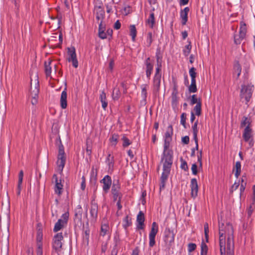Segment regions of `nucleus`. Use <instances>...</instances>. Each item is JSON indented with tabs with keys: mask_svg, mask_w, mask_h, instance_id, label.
Returning a JSON list of instances; mask_svg holds the SVG:
<instances>
[{
	"mask_svg": "<svg viewBox=\"0 0 255 255\" xmlns=\"http://www.w3.org/2000/svg\"><path fill=\"white\" fill-rule=\"evenodd\" d=\"M219 230L221 255H225L226 254V235L228 236L227 255H234V230L232 225L228 223L224 227V224L219 222Z\"/></svg>",
	"mask_w": 255,
	"mask_h": 255,
	"instance_id": "nucleus-1",
	"label": "nucleus"
},
{
	"mask_svg": "<svg viewBox=\"0 0 255 255\" xmlns=\"http://www.w3.org/2000/svg\"><path fill=\"white\" fill-rule=\"evenodd\" d=\"M161 162L163 163V172L161 176L160 189H164L166 182L170 172L171 167L173 163V151L172 150L165 149L161 158Z\"/></svg>",
	"mask_w": 255,
	"mask_h": 255,
	"instance_id": "nucleus-2",
	"label": "nucleus"
},
{
	"mask_svg": "<svg viewBox=\"0 0 255 255\" xmlns=\"http://www.w3.org/2000/svg\"><path fill=\"white\" fill-rule=\"evenodd\" d=\"M56 144L58 146V154L57 164L58 170L62 172L65 164L66 157L65 155L64 146L62 144L61 140L59 136L56 140Z\"/></svg>",
	"mask_w": 255,
	"mask_h": 255,
	"instance_id": "nucleus-3",
	"label": "nucleus"
},
{
	"mask_svg": "<svg viewBox=\"0 0 255 255\" xmlns=\"http://www.w3.org/2000/svg\"><path fill=\"white\" fill-rule=\"evenodd\" d=\"M254 86L251 85H242L241 90L240 96L241 98H245L246 104L250 101L252 96Z\"/></svg>",
	"mask_w": 255,
	"mask_h": 255,
	"instance_id": "nucleus-4",
	"label": "nucleus"
},
{
	"mask_svg": "<svg viewBox=\"0 0 255 255\" xmlns=\"http://www.w3.org/2000/svg\"><path fill=\"white\" fill-rule=\"evenodd\" d=\"M253 132V130L251 128V127L246 126L243 133V138L244 140L246 142H249V144L251 147H252L254 144Z\"/></svg>",
	"mask_w": 255,
	"mask_h": 255,
	"instance_id": "nucleus-5",
	"label": "nucleus"
},
{
	"mask_svg": "<svg viewBox=\"0 0 255 255\" xmlns=\"http://www.w3.org/2000/svg\"><path fill=\"white\" fill-rule=\"evenodd\" d=\"M246 32V25L245 23L241 22L239 33L234 36V43L236 44H240L243 40L245 39Z\"/></svg>",
	"mask_w": 255,
	"mask_h": 255,
	"instance_id": "nucleus-6",
	"label": "nucleus"
},
{
	"mask_svg": "<svg viewBox=\"0 0 255 255\" xmlns=\"http://www.w3.org/2000/svg\"><path fill=\"white\" fill-rule=\"evenodd\" d=\"M68 57L67 60L69 62H72L73 66L76 68L78 67V62L77 59L76 50L74 47L72 46L67 48Z\"/></svg>",
	"mask_w": 255,
	"mask_h": 255,
	"instance_id": "nucleus-7",
	"label": "nucleus"
},
{
	"mask_svg": "<svg viewBox=\"0 0 255 255\" xmlns=\"http://www.w3.org/2000/svg\"><path fill=\"white\" fill-rule=\"evenodd\" d=\"M30 93L31 97H38L39 93V82L36 76L35 77L34 80L31 79Z\"/></svg>",
	"mask_w": 255,
	"mask_h": 255,
	"instance_id": "nucleus-8",
	"label": "nucleus"
},
{
	"mask_svg": "<svg viewBox=\"0 0 255 255\" xmlns=\"http://www.w3.org/2000/svg\"><path fill=\"white\" fill-rule=\"evenodd\" d=\"M69 217V214L67 213H64L61 217V218L59 219L56 223L53 231L55 232H57L63 228L65 225L67 224V222Z\"/></svg>",
	"mask_w": 255,
	"mask_h": 255,
	"instance_id": "nucleus-9",
	"label": "nucleus"
},
{
	"mask_svg": "<svg viewBox=\"0 0 255 255\" xmlns=\"http://www.w3.org/2000/svg\"><path fill=\"white\" fill-rule=\"evenodd\" d=\"M63 239L62 233H57L53 238V248L55 251L58 253L61 249L62 243L61 241Z\"/></svg>",
	"mask_w": 255,
	"mask_h": 255,
	"instance_id": "nucleus-10",
	"label": "nucleus"
},
{
	"mask_svg": "<svg viewBox=\"0 0 255 255\" xmlns=\"http://www.w3.org/2000/svg\"><path fill=\"white\" fill-rule=\"evenodd\" d=\"M120 189L121 186L119 183V181H114L112 187V193L113 195L114 201L117 200L118 198L119 197H122L123 194L120 191Z\"/></svg>",
	"mask_w": 255,
	"mask_h": 255,
	"instance_id": "nucleus-11",
	"label": "nucleus"
},
{
	"mask_svg": "<svg viewBox=\"0 0 255 255\" xmlns=\"http://www.w3.org/2000/svg\"><path fill=\"white\" fill-rule=\"evenodd\" d=\"M173 134V129L172 126H169L167 131L165 133L164 148L168 149L170 146V142L172 140V135Z\"/></svg>",
	"mask_w": 255,
	"mask_h": 255,
	"instance_id": "nucleus-12",
	"label": "nucleus"
},
{
	"mask_svg": "<svg viewBox=\"0 0 255 255\" xmlns=\"http://www.w3.org/2000/svg\"><path fill=\"white\" fill-rule=\"evenodd\" d=\"M100 182L104 184L103 186V190L106 193H107L112 185L111 177L109 175H106L101 180Z\"/></svg>",
	"mask_w": 255,
	"mask_h": 255,
	"instance_id": "nucleus-13",
	"label": "nucleus"
},
{
	"mask_svg": "<svg viewBox=\"0 0 255 255\" xmlns=\"http://www.w3.org/2000/svg\"><path fill=\"white\" fill-rule=\"evenodd\" d=\"M53 179L55 180V192L58 195H60L63 191V185L61 183V180H58L57 176L56 174L53 176Z\"/></svg>",
	"mask_w": 255,
	"mask_h": 255,
	"instance_id": "nucleus-14",
	"label": "nucleus"
},
{
	"mask_svg": "<svg viewBox=\"0 0 255 255\" xmlns=\"http://www.w3.org/2000/svg\"><path fill=\"white\" fill-rule=\"evenodd\" d=\"M191 195L192 197L195 198L197 196L198 192V186L196 179L193 178L191 180Z\"/></svg>",
	"mask_w": 255,
	"mask_h": 255,
	"instance_id": "nucleus-15",
	"label": "nucleus"
},
{
	"mask_svg": "<svg viewBox=\"0 0 255 255\" xmlns=\"http://www.w3.org/2000/svg\"><path fill=\"white\" fill-rule=\"evenodd\" d=\"M96 18L98 20H102L105 16V10L101 5H96L94 8Z\"/></svg>",
	"mask_w": 255,
	"mask_h": 255,
	"instance_id": "nucleus-16",
	"label": "nucleus"
},
{
	"mask_svg": "<svg viewBox=\"0 0 255 255\" xmlns=\"http://www.w3.org/2000/svg\"><path fill=\"white\" fill-rule=\"evenodd\" d=\"M145 220L144 214L142 211H139L137 216V228L143 229L144 228V222Z\"/></svg>",
	"mask_w": 255,
	"mask_h": 255,
	"instance_id": "nucleus-17",
	"label": "nucleus"
},
{
	"mask_svg": "<svg viewBox=\"0 0 255 255\" xmlns=\"http://www.w3.org/2000/svg\"><path fill=\"white\" fill-rule=\"evenodd\" d=\"M52 66L54 67L55 71H56L57 66L55 64H53L51 61L45 62V72L47 77H50L51 76Z\"/></svg>",
	"mask_w": 255,
	"mask_h": 255,
	"instance_id": "nucleus-18",
	"label": "nucleus"
},
{
	"mask_svg": "<svg viewBox=\"0 0 255 255\" xmlns=\"http://www.w3.org/2000/svg\"><path fill=\"white\" fill-rule=\"evenodd\" d=\"M145 64L146 65V75L147 78H149L153 67V64L150 62V59L149 57L146 59Z\"/></svg>",
	"mask_w": 255,
	"mask_h": 255,
	"instance_id": "nucleus-19",
	"label": "nucleus"
},
{
	"mask_svg": "<svg viewBox=\"0 0 255 255\" xmlns=\"http://www.w3.org/2000/svg\"><path fill=\"white\" fill-rule=\"evenodd\" d=\"M98 206L97 204L95 203H92L90 209V214L91 217L96 220L98 215Z\"/></svg>",
	"mask_w": 255,
	"mask_h": 255,
	"instance_id": "nucleus-20",
	"label": "nucleus"
},
{
	"mask_svg": "<svg viewBox=\"0 0 255 255\" xmlns=\"http://www.w3.org/2000/svg\"><path fill=\"white\" fill-rule=\"evenodd\" d=\"M165 241L170 243L173 242L174 240V234L173 232L169 229L165 230Z\"/></svg>",
	"mask_w": 255,
	"mask_h": 255,
	"instance_id": "nucleus-21",
	"label": "nucleus"
},
{
	"mask_svg": "<svg viewBox=\"0 0 255 255\" xmlns=\"http://www.w3.org/2000/svg\"><path fill=\"white\" fill-rule=\"evenodd\" d=\"M66 89L62 92L60 98V106L61 107L64 109H66L67 106V92Z\"/></svg>",
	"mask_w": 255,
	"mask_h": 255,
	"instance_id": "nucleus-22",
	"label": "nucleus"
},
{
	"mask_svg": "<svg viewBox=\"0 0 255 255\" xmlns=\"http://www.w3.org/2000/svg\"><path fill=\"white\" fill-rule=\"evenodd\" d=\"M189 11V8L186 7L184 9L180 12V17L182 19V24L185 25L188 19V13Z\"/></svg>",
	"mask_w": 255,
	"mask_h": 255,
	"instance_id": "nucleus-23",
	"label": "nucleus"
},
{
	"mask_svg": "<svg viewBox=\"0 0 255 255\" xmlns=\"http://www.w3.org/2000/svg\"><path fill=\"white\" fill-rule=\"evenodd\" d=\"M100 100L102 103V108L104 110H106L108 106V101L107 100L106 93L104 91L100 94Z\"/></svg>",
	"mask_w": 255,
	"mask_h": 255,
	"instance_id": "nucleus-24",
	"label": "nucleus"
},
{
	"mask_svg": "<svg viewBox=\"0 0 255 255\" xmlns=\"http://www.w3.org/2000/svg\"><path fill=\"white\" fill-rule=\"evenodd\" d=\"M161 81V76H158L154 77L153 79V86L154 89L156 92H158L159 90Z\"/></svg>",
	"mask_w": 255,
	"mask_h": 255,
	"instance_id": "nucleus-25",
	"label": "nucleus"
},
{
	"mask_svg": "<svg viewBox=\"0 0 255 255\" xmlns=\"http://www.w3.org/2000/svg\"><path fill=\"white\" fill-rule=\"evenodd\" d=\"M146 23L150 28H153L155 24L154 14L152 11H150L149 16L146 21Z\"/></svg>",
	"mask_w": 255,
	"mask_h": 255,
	"instance_id": "nucleus-26",
	"label": "nucleus"
},
{
	"mask_svg": "<svg viewBox=\"0 0 255 255\" xmlns=\"http://www.w3.org/2000/svg\"><path fill=\"white\" fill-rule=\"evenodd\" d=\"M252 121L250 118L244 116L241 122V128L246 127V126L251 127Z\"/></svg>",
	"mask_w": 255,
	"mask_h": 255,
	"instance_id": "nucleus-27",
	"label": "nucleus"
},
{
	"mask_svg": "<svg viewBox=\"0 0 255 255\" xmlns=\"http://www.w3.org/2000/svg\"><path fill=\"white\" fill-rule=\"evenodd\" d=\"M158 232V226L155 222L152 224L151 230L149 233V237H155Z\"/></svg>",
	"mask_w": 255,
	"mask_h": 255,
	"instance_id": "nucleus-28",
	"label": "nucleus"
},
{
	"mask_svg": "<svg viewBox=\"0 0 255 255\" xmlns=\"http://www.w3.org/2000/svg\"><path fill=\"white\" fill-rule=\"evenodd\" d=\"M194 111L197 116H199L201 113V102L200 100H199V102L197 103L196 105L194 108Z\"/></svg>",
	"mask_w": 255,
	"mask_h": 255,
	"instance_id": "nucleus-29",
	"label": "nucleus"
},
{
	"mask_svg": "<svg viewBox=\"0 0 255 255\" xmlns=\"http://www.w3.org/2000/svg\"><path fill=\"white\" fill-rule=\"evenodd\" d=\"M109 226L108 224H105L101 226L100 235L105 236L109 231Z\"/></svg>",
	"mask_w": 255,
	"mask_h": 255,
	"instance_id": "nucleus-30",
	"label": "nucleus"
},
{
	"mask_svg": "<svg viewBox=\"0 0 255 255\" xmlns=\"http://www.w3.org/2000/svg\"><path fill=\"white\" fill-rule=\"evenodd\" d=\"M241 168V162L240 161L236 162V165H235V175L236 177L237 178L239 177V176L240 174Z\"/></svg>",
	"mask_w": 255,
	"mask_h": 255,
	"instance_id": "nucleus-31",
	"label": "nucleus"
},
{
	"mask_svg": "<svg viewBox=\"0 0 255 255\" xmlns=\"http://www.w3.org/2000/svg\"><path fill=\"white\" fill-rule=\"evenodd\" d=\"M130 35L131 36L132 40L134 41L136 35V30L134 25H130Z\"/></svg>",
	"mask_w": 255,
	"mask_h": 255,
	"instance_id": "nucleus-32",
	"label": "nucleus"
},
{
	"mask_svg": "<svg viewBox=\"0 0 255 255\" xmlns=\"http://www.w3.org/2000/svg\"><path fill=\"white\" fill-rule=\"evenodd\" d=\"M189 91L190 93H195L197 91L196 80H191V83L189 87Z\"/></svg>",
	"mask_w": 255,
	"mask_h": 255,
	"instance_id": "nucleus-33",
	"label": "nucleus"
},
{
	"mask_svg": "<svg viewBox=\"0 0 255 255\" xmlns=\"http://www.w3.org/2000/svg\"><path fill=\"white\" fill-rule=\"evenodd\" d=\"M208 251V247L203 242L201 244V255H206Z\"/></svg>",
	"mask_w": 255,
	"mask_h": 255,
	"instance_id": "nucleus-34",
	"label": "nucleus"
},
{
	"mask_svg": "<svg viewBox=\"0 0 255 255\" xmlns=\"http://www.w3.org/2000/svg\"><path fill=\"white\" fill-rule=\"evenodd\" d=\"M119 138V135L116 134H113L112 137L110 138V140L111 142L112 143V145H116L117 143L118 140Z\"/></svg>",
	"mask_w": 255,
	"mask_h": 255,
	"instance_id": "nucleus-35",
	"label": "nucleus"
},
{
	"mask_svg": "<svg viewBox=\"0 0 255 255\" xmlns=\"http://www.w3.org/2000/svg\"><path fill=\"white\" fill-rule=\"evenodd\" d=\"M189 74L191 78V80H196L195 78L196 77L197 73L196 72V69L194 67H192L189 70Z\"/></svg>",
	"mask_w": 255,
	"mask_h": 255,
	"instance_id": "nucleus-36",
	"label": "nucleus"
},
{
	"mask_svg": "<svg viewBox=\"0 0 255 255\" xmlns=\"http://www.w3.org/2000/svg\"><path fill=\"white\" fill-rule=\"evenodd\" d=\"M178 94L176 86L175 85L173 88V92L172 94V100L173 102H176L177 100V95Z\"/></svg>",
	"mask_w": 255,
	"mask_h": 255,
	"instance_id": "nucleus-37",
	"label": "nucleus"
},
{
	"mask_svg": "<svg viewBox=\"0 0 255 255\" xmlns=\"http://www.w3.org/2000/svg\"><path fill=\"white\" fill-rule=\"evenodd\" d=\"M198 121H196L192 127L193 133V138H196L197 137L198 133Z\"/></svg>",
	"mask_w": 255,
	"mask_h": 255,
	"instance_id": "nucleus-38",
	"label": "nucleus"
},
{
	"mask_svg": "<svg viewBox=\"0 0 255 255\" xmlns=\"http://www.w3.org/2000/svg\"><path fill=\"white\" fill-rule=\"evenodd\" d=\"M107 162L109 165V168L113 167L114 166V162H113V157L111 155V154H109L107 158Z\"/></svg>",
	"mask_w": 255,
	"mask_h": 255,
	"instance_id": "nucleus-39",
	"label": "nucleus"
},
{
	"mask_svg": "<svg viewBox=\"0 0 255 255\" xmlns=\"http://www.w3.org/2000/svg\"><path fill=\"white\" fill-rule=\"evenodd\" d=\"M122 140L123 141V146L124 147H127L131 144V142L125 136H123V137H122Z\"/></svg>",
	"mask_w": 255,
	"mask_h": 255,
	"instance_id": "nucleus-40",
	"label": "nucleus"
},
{
	"mask_svg": "<svg viewBox=\"0 0 255 255\" xmlns=\"http://www.w3.org/2000/svg\"><path fill=\"white\" fill-rule=\"evenodd\" d=\"M124 222H125V224L124 225L125 228H127L131 224V219L129 218L128 216H127L124 220Z\"/></svg>",
	"mask_w": 255,
	"mask_h": 255,
	"instance_id": "nucleus-41",
	"label": "nucleus"
},
{
	"mask_svg": "<svg viewBox=\"0 0 255 255\" xmlns=\"http://www.w3.org/2000/svg\"><path fill=\"white\" fill-rule=\"evenodd\" d=\"M234 68H235L236 71L238 72L237 76L239 77L240 75H241L242 68H241L240 64H239V63L238 62H237L235 64Z\"/></svg>",
	"mask_w": 255,
	"mask_h": 255,
	"instance_id": "nucleus-42",
	"label": "nucleus"
},
{
	"mask_svg": "<svg viewBox=\"0 0 255 255\" xmlns=\"http://www.w3.org/2000/svg\"><path fill=\"white\" fill-rule=\"evenodd\" d=\"M186 114L185 113H182L181 115V124L185 128V124H186Z\"/></svg>",
	"mask_w": 255,
	"mask_h": 255,
	"instance_id": "nucleus-43",
	"label": "nucleus"
},
{
	"mask_svg": "<svg viewBox=\"0 0 255 255\" xmlns=\"http://www.w3.org/2000/svg\"><path fill=\"white\" fill-rule=\"evenodd\" d=\"M196 248V245L193 243H189L188 245V250L189 253H191L194 251Z\"/></svg>",
	"mask_w": 255,
	"mask_h": 255,
	"instance_id": "nucleus-44",
	"label": "nucleus"
},
{
	"mask_svg": "<svg viewBox=\"0 0 255 255\" xmlns=\"http://www.w3.org/2000/svg\"><path fill=\"white\" fill-rule=\"evenodd\" d=\"M119 90L118 89H115L113 93V97L114 100H117L119 98Z\"/></svg>",
	"mask_w": 255,
	"mask_h": 255,
	"instance_id": "nucleus-45",
	"label": "nucleus"
},
{
	"mask_svg": "<svg viewBox=\"0 0 255 255\" xmlns=\"http://www.w3.org/2000/svg\"><path fill=\"white\" fill-rule=\"evenodd\" d=\"M146 42L147 46H150L152 42V33L151 32H148L147 34Z\"/></svg>",
	"mask_w": 255,
	"mask_h": 255,
	"instance_id": "nucleus-46",
	"label": "nucleus"
},
{
	"mask_svg": "<svg viewBox=\"0 0 255 255\" xmlns=\"http://www.w3.org/2000/svg\"><path fill=\"white\" fill-rule=\"evenodd\" d=\"M141 95L144 99L145 100L147 97L146 85H143L142 86Z\"/></svg>",
	"mask_w": 255,
	"mask_h": 255,
	"instance_id": "nucleus-47",
	"label": "nucleus"
},
{
	"mask_svg": "<svg viewBox=\"0 0 255 255\" xmlns=\"http://www.w3.org/2000/svg\"><path fill=\"white\" fill-rule=\"evenodd\" d=\"M198 102H199V101L197 98L196 95H193L191 97L190 104L191 105H193L195 104H197Z\"/></svg>",
	"mask_w": 255,
	"mask_h": 255,
	"instance_id": "nucleus-48",
	"label": "nucleus"
},
{
	"mask_svg": "<svg viewBox=\"0 0 255 255\" xmlns=\"http://www.w3.org/2000/svg\"><path fill=\"white\" fill-rule=\"evenodd\" d=\"M181 160L182 162L181 164V168L185 171L187 170L188 168L187 162L183 160L182 158H181Z\"/></svg>",
	"mask_w": 255,
	"mask_h": 255,
	"instance_id": "nucleus-49",
	"label": "nucleus"
},
{
	"mask_svg": "<svg viewBox=\"0 0 255 255\" xmlns=\"http://www.w3.org/2000/svg\"><path fill=\"white\" fill-rule=\"evenodd\" d=\"M37 255H42V243L37 244Z\"/></svg>",
	"mask_w": 255,
	"mask_h": 255,
	"instance_id": "nucleus-50",
	"label": "nucleus"
},
{
	"mask_svg": "<svg viewBox=\"0 0 255 255\" xmlns=\"http://www.w3.org/2000/svg\"><path fill=\"white\" fill-rule=\"evenodd\" d=\"M191 170H192V173L194 174V175H196L197 174V165L194 163L193 164H192V167H191Z\"/></svg>",
	"mask_w": 255,
	"mask_h": 255,
	"instance_id": "nucleus-51",
	"label": "nucleus"
},
{
	"mask_svg": "<svg viewBox=\"0 0 255 255\" xmlns=\"http://www.w3.org/2000/svg\"><path fill=\"white\" fill-rule=\"evenodd\" d=\"M98 35L99 37L103 39L106 38L107 37V33L106 32H105V31L98 32Z\"/></svg>",
	"mask_w": 255,
	"mask_h": 255,
	"instance_id": "nucleus-52",
	"label": "nucleus"
},
{
	"mask_svg": "<svg viewBox=\"0 0 255 255\" xmlns=\"http://www.w3.org/2000/svg\"><path fill=\"white\" fill-rule=\"evenodd\" d=\"M105 30V26L103 24V21L101 20L99 26V32L101 31H104Z\"/></svg>",
	"mask_w": 255,
	"mask_h": 255,
	"instance_id": "nucleus-53",
	"label": "nucleus"
},
{
	"mask_svg": "<svg viewBox=\"0 0 255 255\" xmlns=\"http://www.w3.org/2000/svg\"><path fill=\"white\" fill-rule=\"evenodd\" d=\"M122 197H119L118 198V202L117 203V205L118 206V210H120L122 208V206L121 205V200Z\"/></svg>",
	"mask_w": 255,
	"mask_h": 255,
	"instance_id": "nucleus-54",
	"label": "nucleus"
},
{
	"mask_svg": "<svg viewBox=\"0 0 255 255\" xmlns=\"http://www.w3.org/2000/svg\"><path fill=\"white\" fill-rule=\"evenodd\" d=\"M149 246L153 247L155 243V237H149Z\"/></svg>",
	"mask_w": 255,
	"mask_h": 255,
	"instance_id": "nucleus-55",
	"label": "nucleus"
},
{
	"mask_svg": "<svg viewBox=\"0 0 255 255\" xmlns=\"http://www.w3.org/2000/svg\"><path fill=\"white\" fill-rule=\"evenodd\" d=\"M42 239V234L40 232H38L37 233V242L38 243H41V240Z\"/></svg>",
	"mask_w": 255,
	"mask_h": 255,
	"instance_id": "nucleus-56",
	"label": "nucleus"
},
{
	"mask_svg": "<svg viewBox=\"0 0 255 255\" xmlns=\"http://www.w3.org/2000/svg\"><path fill=\"white\" fill-rule=\"evenodd\" d=\"M182 141L184 144H188L189 142V137L188 136H184L182 138Z\"/></svg>",
	"mask_w": 255,
	"mask_h": 255,
	"instance_id": "nucleus-57",
	"label": "nucleus"
},
{
	"mask_svg": "<svg viewBox=\"0 0 255 255\" xmlns=\"http://www.w3.org/2000/svg\"><path fill=\"white\" fill-rule=\"evenodd\" d=\"M161 66H157L156 68V73L154 76H156L157 75L161 76V74H160V72L161 71Z\"/></svg>",
	"mask_w": 255,
	"mask_h": 255,
	"instance_id": "nucleus-58",
	"label": "nucleus"
},
{
	"mask_svg": "<svg viewBox=\"0 0 255 255\" xmlns=\"http://www.w3.org/2000/svg\"><path fill=\"white\" fill-rule=\"evenodd\" d=\"M198 161L199 162V165L200 167H202V151H200V154L198 155Z\"/></svg>",
	"mask_w": 255,
	"mask_h": 255,
	"instance_id": "nucleus-59",
	"label": "nucleus"
},
{
	"mask_svg": "<svg viewBox=\"0 0 255 255\" xmlns=\"http://www.w3.org/2000/svg\"><path fill=\"white\" fill-rule=\"evenodd\" d=\"M239 183L235 182L232 185L231 189V191L232 192L234 190H236L239 187Z\"/></svg>",
	"mask_w": 255,
	"mask_h": 255,
	"instance_id": "nucleus-60",
	"label": "nucleus"
},
{
	"mask_svg": "<svg viewBox=\"0 0 255 255\" xmlns=\"http://www.w3.org/2000/svg\"><path fill=\"white\" fill-rule=\"evenodd\" d=\"M156 57L157 61V66H161V60L157 53H156Z\"/></svg>",
	"mask_w": 255,
	"mask_h": 255,
	"instance_id": "nucleus-61",
	"label": "nucleus"
},
{
	"mask_svg": "<svg viewBox=\"0 0 255 255\" xmlns=\"http://www.w3.org/2000/svg\"><path fill=\"white\" fill-rule=\"evenodd\" d=\"M121 27V23L120 22H119V20H117L115 24H114V28L116 29H120Z\"/></svg>",
	"mask_w": 255,
	"mask_h": 255,
	"instance_id": "nucleus-62",
	"label": "nucleus"
},
{
	"mask_svg": "<svg viewBox=\"0 0 255 255\" xmlns=\"http://www.w3.org/2000/svg\"><path fill=\"white\" fill-rule=\"evenodd\" d=\"M207 233H209V226L207 223H206L204 224V233L206 234Z\"/></svg>",
	"mask_w": 255,
	"mask_h": 255,
	"instance_id": "nucleus-63",
	"label": "nucleus"
},
{
	"mask_svg": "<svg viewBox=\"0 0 255 255\" xmlns=\"http://www.w3.org/2000/svg\"><path fill=\"white\" fill-rule=\"evenodd\" d=\"M23 178L22 177H18V181L17 185V188H19L21 187L22 182Z\"/></svg>",
	"mask_w": 255,
	"mask_h": 255,
	"instance_id": "nucleus-64",
	"label": "nucleus"
}]
</instances>
